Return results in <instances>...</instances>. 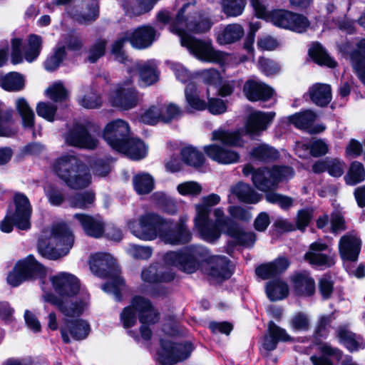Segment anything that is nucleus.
Segmentation results:
<instances>
[{"label": "nucleus", "mask_w": 365, "mask_h": 365, "mask_svg": "<svg viewBox=\"0 0 365 365\" xmlns=\"http://www.w3.org/2000/svg\"><path fill=\"white\" fill-rule=\"evenodd\" d=\"M102 138L115 152L123 154L133 160H140L146 155L145 142L131 134L128 123L122 119L108 122L102 130Z\"/></svg>", "instance_id": "obj_1"}, {"label": "nucleus", "mask_w": 365, "mask_h": 365, "mask_svg": "<svg viewBox=\"0 0 365 365\" xmlns=\"http://www.w3.org/2000/svg\"><path fill=\"white\" fill-rule=\"evenodd\" d=\"M291 262L287 257L279 256L274 260L262 263L255 268L256 275L261 279H269L265 286V292L270 302L287 298L289 294L287 283L280 277L289 267Z\"/></svg>", "instance_id": "obj_2"}, {"label": "nucleus", "mask_w": 365, "mask_h": 365, "mask_svg": "<svg viewBox=\"0 0 365 365\" xmlns=\"http://www.w3.org/2000/svg\"><path fill=\"white\" fill-rule=\"evenodd\" d=\"M91 272L101 279H109L101 285L107 294H112L117 302L123 299L121 287L125 280L120 276V269L116 259L109 253L98 252L91 255L89 259Z\"/></svg>", "instance_id": "obj_3"}, {"label": "nucleus", "mask_w": 365, "mask_h": 365, "mask_svg": "<svg viewBox=\"0 0 365 365\" xmlns=\"http://www.w3.org/2000/svg\"><path fill=\"white\" fill-rule=\"evenodd\" d=\"M56 176L71 190H83L91 183L87 166L77 157L66 155L57 158L53 165Z\"/></svg>", "instance_id": "obj_4"}, {"label": "nucleus", "mask_w": 365, "mask_h": 365, "mask_svg": "<svg viewBox=\"0 0 365 365\" xmlns=\"http://www.w3.org/2000/svg\"><path fill=\"white\" fill-rule=\"evenodd\" d=\"M242 173L247 177L252 176V183L258 190H267L284 180L293 178L294 170L289 165L255 168L252 165L247 164L242 168Z\"/></svg>", "instance_id": "obj_5"}, {"label": "nucleus", "mask_w": 365, "mask_h": 365, "mask_svg": "<svg viewBox=\"0 0 365 365\" xmlns=\"http://www.w3.org/2000/svg\"><path fill=\"white\" fill-rule=\"evenodd\" d=\"M207 249L202 247L185 246L177 251L167 252L164 261L180 271L192 274L207 260Z\"/></svg>", "instance_id": "obj_6"}, {"label": "nucleus", "mask_w": 365, "mask_h": 365, "mask_svg": "<svg viewBox=\"0 0 365 365\" xmlns=\"http://www.w3.org/2000/svg\"><path fill=\"white\" fill-rule=\"evenodd\" d=\"M138 318L141 324L156 323L159 319V314L154 312V307L151 301L143 296H134L130 305L123 309L120 313V320L125 329L133 327Z\"/></svg>", "instance_id": "obj_7"}, {"label": "nucleus", "mask_w": 365, "mask_h": 365, "mask_svg": "<svg viewBox=\"0 0 365 365\" xmlns=\"http://www.w3.org/2000/svg\"><path fill=\"white\" fill-rule=\"evenodd\" d=\"M168 221L155 212H147L140 215L138 220L128 221L127 227L131 233L140 240L151 241L158 236L163 237Z\"/></svg>", "instance_id": "obj_8"}, {"label": "nucleus", "mask_w": 365, "mask_h": 365, "mask_svg": "<svg viewBox=\"0 0 365 365\" xmlns=\"http://www.w3.org/2000/svg\"><path fill=\"white\" fill-rule=\"evenodd\" d=\"M46 269L33 255H29L23 259L19 260L7 277L8 283L14 287H18L25 281L44 279Z\"/></svg>", "instance_id": "obj_9"}, {"label": "nucleus", "mask_w": 365, "mask_h": 365, "mask_svg": "<svg viewBox=\"0 0 365 365\" xmlns=\"http://www.w3.org/2000/svg\"><path fill=\"white\" fill-rule=\"evenodd\" d=\"M181 45L186 47L197 58L204 62L223 65L227 53L215 50L210 41H204L185 33L181 36Z\"/></svg>", "instance_id": "obj_10"}, {"label": "nucleus", "mask_w": 365, "mask_h": 365, "mask_svg": "<svg viewBox=\"0 0 365 365\" xmlns=\"http://www.w3.org/2000/svg\"><path fill=\"white\" fill-rule=\"evenodd\" d=\"M160 349L157 351V361L160 365H175L187 359L195 346L190 341L180 343L160 339Z\"/></svg>", "instance_id": "obj_11"}, {"label": "nucleus", "mask_w": 365, "mask_h": 365, "mask_svg": "<svg viewBox=\"0 0 365 365\" xmlns=\"http://www.w3.org/2000/svg\"><path fill=\"white\" fill-rule=\"evenodd\" d=\"M215 220L214 222L226 227L224 233L237 240V244L245 247H252L255 245L257 236L253 232H246L236 221L230 217H225L222 208H216L214 210Z\"/></svg>", "instance_id": "obj_12"}, {"label": "nucleus", "mask_w": 365, "mask_h": 365, "mask_svg": "<svg viewBox=\"0 0 365 365\" xmlns=\"http://www.w3.org/2000/svg\"><path fill=\"white\" fill-rule=\"evenodd\" d=\"M100 130L98 125L90 121L77 123L68 131L66 141L71 146L93 150L98 146V140L91 134V131L99 132Z\"/></svg>", "instance_id": "obj_13"}, {"label": "nucleus", "mask_w": 365, "mask_h": 365, "mask_svg": "<svg viewBox=\"0 0 365 365\" xmlns=\"http://www.w3.org/2000/svg\"><path fill=\"white\" fill-rule=\"evenodd\" d=\"M269 19L279 28L302 33L309 26L310 23L304 15L286 9H274L269 14Z\"/></svg>", "instance_id": "obj_14"}, {"label": "nucleus", "mask_w": 365, "mask_h": 365, "mask_svg": "<svg viewBox=\"0 0 365 365\" xmlns=\"http://www.w3.org/2000/svg\"><path fill=\"white\" fill-rule=\"evenodd\" d=\"M132 81L127 80L110 93V103L112 106L121 110H129L135 108L140 101V92L131 84Z\"/></svg>", "instance_id": "obj_15"}, {"label": "nucleus", "mask_w": 365, "mask_h": 365, "mask_svg": "<svg viewBox=\"0 0 365 365\" xmlns=\"http://www.w3.org/2000/svg\"><path fill=\"white\" fill-rule=\"evenodd\" d=\"M205 263L210 264L207 274L211 278L222 283L233 275L235 267L232 261L225 256L210 255L209 250L206 256Z\"/></svg>", "instance_id": "obj_16"}, {"label": "nucleus", "mask_w": 365, "mask_h": 365, "mask_svg": "<svg viewBox=\"0 0 365 365\" xmlns=\"http://www.w3.org/2000/svg\"><path fill=\"white\" fill-rule=\"evenodd\" d=\"M50 282L56 293L61 297L73 299L79 293L80 280L72 274L61 272L51 276Z\"/></svg>", "instance_id": "obj_17"}, {"label": "nucleus", "mask_w": 365, "mask_h": 365, "mask_svg": "<svg viewBox=\"0 0 365 365\" xmlns=\"http://www.w3.org/2000/svg\"><path fill=\"white\" fill-rule=\"evenodd\" d=\"M46 301L56 306L58 309L66 317H79L85 309L86 303L81 298H76L74 301L53 293L46 295Z\"/></svg>", "instance_id": "obj_18"}, {"label": "nucleus", "mask_w": 365, "mask_h": 365, "mask_svg": "<svg viewBox=\"0 0 365 365\" xmlns=\"http://www.w3.org/2000/svg\"><path fill=\"white\" fill-rule=\"evenodd\" d=\"M91 331L90 324L84 319H66L64 324L60 328V332L62 341L64 344H70L71 339L69 335L75 341L85 339Z\"/></svg>", "instance_id": "obj_19"}, {"label": "nucleus", "mask_w": 365, "mask_h": 365, "mask_svg": "<svg viewBox=\"0 0 365 365\" xmlns=\"http://www.w3.org/2000/svg\"><path fill=\"white\" fill-rule=\"evenodd\" d=\"M51 239L61 254L66 255L73 246L74 235L69 226L64 222L53 224L51 229Z\"/></svg>", "instance_id": "obj_20"}, {"label": "nucleus", "mask_w": 365, "mask_h": 365, "mask_svg": "<svg viewBox=\"0 0 365 365\" xmlns=\"http://www.w3.org/2000/svg\"><path fill=\"white\" fill-rule=\"evenodd\" d=\"M242 91L246 98L250 102H266L270 100L274 94L272 87L264 82L253 79H248L245 81Z\"/></svg>", "instance_id": "obj_21"}, {"label": "nucleus", "mask_w": 365, "mask_h": 365, "mask_svg": "<svg viewBox=\"0 0 365 365\" xmlns=\"http://www.w3.org/2000/svg\"><path fill=\"white\" fill-rule=\"evenodd\" d=\"M276 115L275 112L256 110L251 113L245 124V130L250 135H259L266 130Z\"/></svg>", "instance_id": "obj_22"}, {"label": "nucleus", "mask_w": 365, "mask_h": 365, "mask_svg": "<svg viewBox=\"0 0 365 365\" xmlns=\"http://www.w3.org/2000/svg\"><path fill=\"white\" fill-rule=\"evenodd\" d=\"M293 338L287 334V331L277 325L273 321H269L267 329L262 337V347L268 351L275 350L279 342H292Z\"/></svg>", "instance_id": "obj_23"}, {"label": "nucleus", "mask_w": 365, "mask_h": 365, "mask_svg": "<svg viewBox=\"0 0 365 365\" xmlns=\"http://www.w3.org/2000/svg\"><path fill=\"white\" fill-rule=\"evenodd\" d=\"M157 31L150 24H144L136 27L130 36L129 43L133 48L143 50L152 46L156 39Z\"/></svg>", "instance_id": "obj_24"}, {"label": "nucleus", "mask_w": 365, "mask_h": 365, "mask_svg": "<svg viewBox=\"0 0 365 365\" xmlns=\"http://www.w3.org/2000/svg\"><path fill=\"white\" fill-rule=\"evenodd\" d=\"M203 150L210 159L222 165L236 163L240 158L237 151L216 143L205 145Z\"/></svg>", "instance_id": "obj_25"}, {"label": "nucleus", "mask_w": 365, "mask_h": 365, "mask_svg": "<svg viewBox=\"0 0 365 365\" xmlns=\"http://www.w3.org/2000/svg\"><path fill=\"white\" fill-rule=\"evenodd\" d=\"M14 211L9 210V212L17 218L18 224L21 227L31 228V217L32 207L29 197L22 192H16L14 195Z\"/></svg>", "instance_id": "obj_26"}, {"label": "nucleus", "mask_w": 365, "mask_h": 365, "mask_svg": "<svg viewBox=\"0 0 365 365\" xmlns=\"http://www.w3.org/2000/svg\"><path fill=\"white\" fill-rule=\"evenodd\" d=\"M73 219L78 221L86 236L95 239L103 236L106 225L102 220L86 213H76Z\"/></svg>", "instance_id": "obj_27"}, {"label": "nucleus", "mask_w": 365, "mask_h": 365, "mask_svg": "<svg viewBox=\"0 0 365 365\" xmlns=\"http://www.w3.org/2000/svg\"><path fill=\"white\" fill-rule=\"evenodd\" d=\"M361 248V240L354 235L342 236L339 243V252L343 261L356 262Z\"/></svg>", "instance_id": "obj_28"}, {"label": "nucleus", "mask_w": 365, "mask_h": 365, "mask_svg": "<svg viewBox=\"0 0 365 365\" xmlns=\"http://www.w3.org/2000/svg\"><path fill=\"white\" fill-rule=\"evenodd\" d=\"M163 237L171 245H185L191 241L192 234L185 221L180 218L173 228H168L165 225Z\"/></svg>", "instance_id": "obj_29"}, {"label": "nucleus", "mask_w": 365, "mask_h": 365, "mask_svg": "<svg viewBox=\"0 0 365 365\" xmlns=\"http://www.w3.org/2000/svg\"><path fill=\"white\" fill-rule=\"evenodd\" d=\"M317 346L321 356L312 355L310 357L313 365H334L330 357L334 358L337 361L341 360L343 351L339 348L333 347L324 341L317 342Z\"/></svg>", "instance_id": "obj_30"}, {"label": "nucleus", "mask_w": 365, "mask_h": 365, "mask_svg": "<svg viewBox=\"0 0 365 365\" xmlns=\"http://www.w3.org/2000/svg\"><path fill=\"white\" fill-rule=\"evenodd\" d=\"M212 140L219 141L223 146L228 148H243L245 141L240 130H235L219 128L212 133Z\"/></svg>", "instance_id": "obj_31"}, {"label": "nucleus", "mask_w": 365, "mask_h": 365, "mask_svg": "<svg viewBox=\"0 0 365 365\" xmlns=\"http://www.w3.org/2000/svg\"><path fill=\"white\" fill-rule=\"evenodd\" d=\"M142 280L149 284L168 283L175 278V273L171 271H163L158 264H150L141 272Z\"/></svg>", "instance_id": "obj_32"}, {"label": "nucleus", "mask_w": 365, "mask_h": 365, "mask_svg": "<svg viewBox=\"0 0 365 365\" xmlns=\"http://www.w3.org/2000/svg\"><path fill=\"white\" fill-rule=\"evenodd\" d=\"M294 292L298 297H312L316 292L314 279L309 274L297 272L292 277Z\"/></svg>", "instance_id": "obj_33"}, {"label": "nucleus", "mask_w": 365, "mask_h": 365, "mask_svg": "<svg viewBox=\"0 0 365 365\" xmlns=\"http://www.w3.org/2000/svg\"><path fill=\"white\" fill-rule=\"evenodd\" d=\"M137 71L139 79L145 86H152L159 81V73L156 66L153 65L149 61L143 63H137L134 67L128 68V73L132 74Z\"/></svg>", "instance_id": "obj_34"}, {"label": "nucleus", "mask_w": 365, "mask_h": 365, "mask_svg": "<svg viewBox=\"0 0 365 365\" xmlns=\"http://www.w3.org/2000/svg\"><path fill=\"white\" fill-rule=\"evenodd\" d=\"M351 65L360 81L365 86V38H361L351 53Z\"/></svg>", "instance_id": "obj_35"}, {"label": "nucleus", "mask_w": 365, "mask_h": 365, "mask_svg": "<svg viewBox=\"0 0 365 365\" xmlns=\"http://www.w3.org/2000/svg\"><path fill=\"white\" fill-rule=\"evenodd\" d=\"M336 336L339 341L350 352L357 351L360 349H364V345L363 344L360 336L356 334L349 329L346 326H339L336 331Z\"/></svg>", "instance_id": "obj_36"}, {"label": "nucleus", "mask_w": 365, "mask_h": 365, "mask_svg": "<svg viewBox=\"0 0 365 365\" xmlns=\"http://www.w3.org/2000/svg\"><path fill=\"white\" fill-rule=\"evenodd\" d=\"M308 55L312 61L320 66L334 68L337 66L336 61L331 57L326 49L319 42L313 43L308 50Z\"/></svg>", "instance_id": "obj_37"}, {"label": "nucleus", "mask_w": 365, "mask_h": 365, "mask_svg": "<svg viewBox=\"0 0 365 365\" xmlns=\"http://www.w3.org/2000/svg\"><path fill=\"white\" fill-rule=\"evenodd\" d=\"M309 98L317 106L324 108L332 98L331 86L326 83H316L309 90Z\"/></svg>", "instance_id": "obj_38"}, {"label": "nucleus", "mask_w": 365, "mask_h": 365, "mask_svg": "<svg viewBox=\"0 0 365 365\" xmlns=\"http://www.w3.org/2000/svg\"><path fill=\"white\" fill-rule=\"evenodd\" d=\"M96 195L92 190L74 192L67 197L69 206L73 209L88 210L93 207Z\"/></svg>", "instance_id": "obj_39"}, {"label": "nucleus", "mask_w": 365, "mask_h": 365, "mask_svg": "<svg viewBox=\"0 0 365 365\" xmlns=\"http://www.w3.org/2000/svg\"><path fill=\"white\" fill-rule=\"evenodd\" d=\"M244 34V29L240 24H230L218 32L217 42L220 45L231 44L240 40Z\"/></svg>", "instance_id": "obj_40"}, {"label": "nucleus", "mask_w": 365, "mask_h": 365, "mask_svg": "<svg viewBox=\"0 0 365 365\" xmlns=\"http://www.w3.org/2000/svg\"><path fill=\"white\" fill-rule=\"evenodd\" d=\"M195 227L200 237L210 243L217 242L226 230L225 227L214 222L212 220L207 221V222L195 226Z\"/></svg>", "instance_id": "obj_41"}, {"label": "nucleus", "mask_w": 365, "mask_h": 365, "mask_svg": "<svg viewBox=\"0 0 365 365\" xmlns=\"http://www.w3.org/2000/svg\"><path fill=\"white\" fill-rule=\"evenodd\" d=\"M232 192L240 201L245 203L256 204L262 199L261 194L257 192L249 184L242 181L232 187Z\"/></svg>", "instance_id": "obj_42"}, {"label": "nucleus", "mask_w": 365, "mask_h": 365, "mask_svg": "<svg viewBox=\"0 0 365 365\" xmlns=\"http://www.w3.org/2000/svg\"><path fill=\"white\" fill-rule=\"evenodd\" d=\"M214 22L210 16L200 13L197 16L192 17L187 22L186 28L189 31L195 34H202L208 32Z\"/></svg>", "instance_id": "obj_43"}, {"label": "nucleus", "mask_w": 365, "mask_h": 365, "mask_svg": "<svg viewBox=\"0 0 365 365\" xmlns=\"http://www.w3.org/2000/svg\"><path fill=\"white\" fill-rule=\"evenodd\" d=\"M180 155L185 164L196 169L201 168L205 163L203 153L192 145L182 148L180 150Z\"/></svg>", "instance_id": "obj_44"}, {"label": "nucleus", "mask_w": 365, "mask_h": 365, "mask_svg": "<svg viewBox=\"0 0 365 365\" xmlns=\"http://www.w3.org/2000/svg\"><path fill=\"white\" fill-rule=\"evenodd\" d=\"M346 185L354 186L365 180V168L362 163L354 160L351 163L344 177Z\"/></svg>", "instance_id": "obj_45"}, {"label": "nucleus", "mask_w": 365, "mask_h": 365, "mask_svg": "<svg viewBox=\"0 0 365 365\" xmlns=\"http://www.w3.org/2000/svg\"><path fill=\"white\" fill-rule=\"evenodd\" d=\"M251 157L262 162H270L279 158V154L277 150L266 144H262L254 147L250 152Z\"/></svg>", "instance_id": "obj_46"}, {"label": "nucleus", "mask_w": 365, "mask_h": 365, "mask_svg": "<svg viewBox=\"0 0 365 365\" xmlns=\"http://www.w3.org/2000/svg\"><path fill=\"white\" fill-rule=\"evenodd\" d=\"M25 86V79L22 74L12 71L4 76L1 88L9 92L21 91Z\"/></svg>", "instance_id": "obj_47"}, {"label": "nucleus", "mask_w": 365, "mask_h": 365, "mask_svg": "<svg viewBox=\"0 0 365 365\" xmlns=\"http://www.w3.org/2000/svg\"><path fill=\"white\" fill-rule=\"evenodd\" d=\"M28 48L24 52V58L29 63L34 61L40 55L43 46L42 37L38 34L29 35Z\"/></svg>", "instance_id": "obj_48"}, {"label": "nucleus", "mask_w": 365, "mask_h": 365, "mask_svg": "<svg viewBox=\"0 0 365 365\" xmlns=\"http://www.w3.org/2000/svg\"><path fill=\"white\" fill-rule=\"evenodd\" d=\"M36 249L38 253L47 259L56 260L63 256L59 250L51 245V238H38Z\"/></svg>", "instance_id": "obj_49"}, {"label": "nucleus", "mask_w": 365, "mask_h": 365, "mask_svg": "<svg viewBox=\"0 0 365 365\" xmlns=\"http://www.w3.org/2000/svg\"><path fill=\"white\" fill-rule=\"evenodd\" d=\"M45 195L48 202L52 206L60 207L66 201L67 197L63 193V189L55 183L49 182L44 188Z\"/></svg>", "instance_id": "obj_50"}, {"label": "nucleus", "mask_w": 365, "mask_h": 365, "mask_svg": "<svg viewBox=\"0 0 365 365\" xmlns=\"http://www.w3.org/2000/svg\"><path fill=\"white\" fill-rule=\"evenodd\" d=\"M133 182L134 190L138 195L149 194L154 189V179L148 173L135 175Z\"/></svg>", "instance_id": "obj_51"}, {"label": "nucleus", "mask_w": 365, "mask_h": 365, "mask_svg": "<svg viewBox=\"0 0 365 365\" xmlns=\"http://www.w3.org/2000/svg\"><path fill=\"white\" fill-rule=\"evenodd\" d=\"M129 42L128 33L125 36L118 37L111 44L110 53L115 61L125 64L128 61V56L124 49L125 44Z\"/></svg>", "instance_id": "obj_52"}, {"label": "nucleus", "mask_w": 365, "mask_h": 365, "mask_svg": "<svg viewBox=\"0 0 365 365\" xmlns=\"http://www.w3.org/2000/svg\"><path fill=\"white\" fill-rule=\"evenodd\" d=\"M304 259L310 264L318 267L329 268L333 267L336 263L334 257L329 256L324 253L307 252L304 254Z\"/></svg>", "instance_id": "obj_53"}, {"label": "nucleus", "mask_w": 365, "mask_h": 365, "mask_svg": "<svg viewBox=\"0 0 365 365\" xmlns=\"http://www.w3.org/2000/svg\"><path fill=\"white\" fill-rule=\"evenodd\" d=\"M332 315L333 314H324L319 317L313 334L316 346L317 342L322 341V339L327 338L329 332L328 327L333 319Z\"/></svg>", "instance_id": "obj_54"}, {"label": "nucleus", "mask_w": 365, "mask_h": 365, "mask_svg": "<svg viewBox=\"0 0 365 365\" xmlns=\"http://www.w3.org/2000/svg\"><path fill=\"white\" fill-rule=\"evenodd\" d=\"M334 291V280L332 276L326 273L319 278L318 281V292L322 299L327 301L332 297Z\"/></svg>", "instance_id": "obj_55"}, {"label": "nucleus", "mask_w": 365, "mask_h": 365, "mask_svg": "<svg viewBox=\"0 0 365 365\" xmlns=\"http://www.w3.org/2000/svg\"><path fill=\"white\" fill-rule=\"evenodd\" d=\"M66 48L63 46L57 48L53 55L47 57L43 63L44 68L48 72L55 71L66 57Z\"/></svg>", "instance_id": "obj_56"}, {"label": "nucleus", "mask_w": 365, "mask_h": 365, "mask_svg": "<svg viewBox=\"0 0 365 365\" xmlns=\"http://www.w3.org/2000/svg\"><path fill=\"white\" fill-rule=\"evenodd\" d=\"M48 97L55 103H62L68 98V92L62 82H55L46 90Z\"/></svg>", "instance_id": "obj_57"}, {"label": "nucleus", "mask_w": 365, "mask_h": 365, "mask_svg": "<svg viewBox=\"0 0 365 365\" xmlns=\"http://www.w3.org/2000/svg\"><path fill=\"white\" fill-rule=\"evenodd\" d=\"M107 40L100 38L89 48L88 55L86 61L91 63H96L101 58L105 56L107 46Z\"/></svg>", "instance_id": "obj_58"}, {"label": "nucleus", "mask_w": 365, "mask_h": 365, "mask_svg": "<svg viewBox=\"0 0 365 365\" xmlns=\"http://www.w3.org/2000/svg\"><path fill=\"white\" fill-rule=\"evenodd\" d=\"M247 0H222L223 12L227 16H238L242 14Z\"/></svg>", "instance_id": "obj_59"}, {"label": "nucleus", "mask_w": 365, "mask_h": 365, "mask_svg": "<svg viewBox=\"0 0 365 365\" xmlns=\"http://www.w3.org/2000/svg\"><path fill=\"white\" fill-rule=\"evenodd\" d=\"M316 115L313 111L307 110L303 113H297L289 117V122L296 128H305L312 124Z\"/></svg>", "instance_id": "obj_60"}, {"label": "nucleus", "mask_w": 365, "mask_h": 365, "mask_svg": "<svg viewBox=\"0 0 365 365\" xmlns=\"http://www.w3.org/2000/svg\"><path fill=\"white\" fill-rule=\"evenodd\" d=\"M139 120L149 125H157L159 122H161V108L150 106L140 115Z\"/></svg>", "instance_id": "obj_61"}, {"label": "nucleus", "mask_w": 365, "mask_h": 365, "mask_svg": "<svg viewBox=\"0 0 365 365\" xmlns=\"http://www.w3.org/2000/svg\"><path fill=\"white\" fill-rule=\"evenodd\" d=\"M36 113L48 122H53L57 111V106L49 103L40 101L36 108Z\"/></svg>", "instance_id": "obj_62"}, {"label": "nucleus", "mask_w": 365, "mask_h": 365, "mask_svg": "<svg viewBox=\"0 0 365 365\" xmlns=\"http://www.w3.org/2000/svg\"><path fill=\"white\" fill-rule=\"evenodd\" d=\"M200 184L195 181H187L180 183L177 186V190L182 196H197L202 192Z\"/></svg>", "instance_id": "obj_63"}, {"label": "nucleus", "mask_w": 365, "mask_h": 365, "mask_svg": "<svg viewBox=\"0 0 365 365\" xmlns=\"http://www.w3.org/2000/svg\"><path fill=\"white\" fill-rule=\"evenodd\" d=\"M185 95L187 104L192 108L197 110H204L207 108V103L199 97L194 88H187Z\"/></svg>", "instance_id": "obj_64"}]
</instances>
